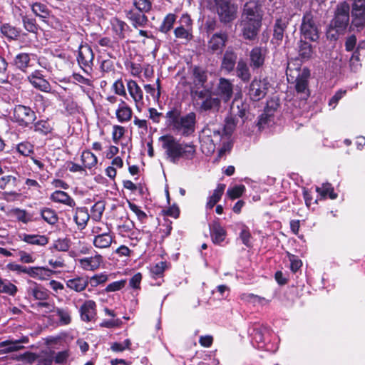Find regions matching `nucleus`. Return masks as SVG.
I'll return each instance as SVG.
<instances>
[{"instance_id": "f257e3e1", "label": "nucleus", "mask_w": 365, "mask_h": 365, "mask_svg": "<svg viewBox=\"0 0 365 365\" xmlns=\"http://www.w3.org/2000/svg\"><path fill=\"white\" fill-rule=\"evenodd\" d=\"M166 158L173 163H178L180 159L192 160L196 153L195 146L192 143H181L171 135H165L159 138Z\"/></svg>"}, {"instance_id": "f03ea898", "label": "nucleus", "mask_w": 365, "mask_h": 365, "mask_svg": "<svg viewBox=\"0 0 365 365\" xmlns=\"http://www.w3.org/2000/svg\"><path fill=\"white\" fill-rule=\"evenodd\" d=\"M257 1H250L243 7L240 26L244 38L254 40L261 26L262 14Z\"/></svg>"}, {"instance_id": "7ed1b4c3", "label": "nucleus", "mask_w": 365, "mask_h": 365, "mask_svg": "<svg viewBox=\"0 0 365 365\" xmlns=\"http://www.w3.org/2000/svg\"><path fill=\"white\" fill-rule=\"evenodd\" d=\"M237 125L235 115L230 113L225 120L222 130L211 128H205L202 130L200 137L201 148L202 152L207 155L215 151L216 145H219L222 139L226 136L229 137L234 131Z\"/></svg>"}, {"instance_id": "20e7f679", "label": "nucleus", "mask_w": 365, "mask_h": 365, "mask_svg": "<svg viewBox=\"0 0 365 365\" xmlns=\"http://www.w3.org/2000/svg\"><path fill=\"white\" fill-rule=\"evenodd\" d=\"M168 125L172 130L182 136L191 135L195 130L196 114L190 112L185 115H180V111L172 109L165 115Z\"/></svg>"}, {"instance_id": "39448f33", "label": "nucleus", "mask_w": 365, "mask_h": 365, "mask_svg": "<svg viewBox=\"0 0 365 365\" xmlns=\"http://www.w3.org/2000/svg\"><path fill=\"white\" fill-rule=\"evenodd\" d=\"M213 95L211 88L192 91V97L201 101L199 108L201 111L204 112L217 113L220 109V98L217 96H213Z\"/></svg>"}, {"instance_id": "423d86ee", "label": "nucleus", "mask_w": 365, "mask_h": 365, "mask_svg": "<svg viewBox=\"0 0 365 365\" xmlns=\"http://www.w3.org/2000/svg\"><path fill=\"white\" fill-rule=\"evenodd\" d=\"M210 10L216 11L220 21L229 23L235 19L237 8L230 0H205Z\"/></svg>"}, {"instance_id": "0eeeda50", "label": "nucleus", "mask_w": 365, "mask_h": 365, "mask_svg": "<svg viewBox=\"0 0 365 365\" xmlns=\"http://www.w3.org/2000/svg\"><path fill=\"white\" fill-rule=\"evenodd\" d=\"M350 6L346 2L337 5L334 18L330 23V28L336 30V33L341 34L346 31L349 24Z\"/></svg>"}, {"instance_id": "6e6552de", "label": "nucleus", "mask_w": 365, "mask_h": 365, "mask_svg": "<svg viewBox=\"0 0 365 365\" xmlns=\"http://www.w3.org/2000/svg\"><path fill=\"white\" fill-rule=\"evenodd\" d=\"M300 34L305 40L317 41L319 38V28L311 12H306L302 20Z\"/></svg>"}, {"instance_id": "1a4fd4ad", "label": "nucleus", "mask_w": 365, "mask_h": 365, "mask_svg": "<svg viewBox=\"0 0 365 365\" xmlns=\"http://www.w3.org/2000/svg\"><path fill=\"white\" fill-rule=\"evenodd\" d=\"M13 122L25 128L30 127L36 119V113L29 106L16 105L13 110Z\"/></svg>"}, {"instance_id": "9d476101", "label": "nucleus", "mask_w": 365, "mask_h": 365, "mask_svg": "<svg viewBox=\"0 0 365 365\" xmlns=\"http://www.w3.org/2000/svg\"><path fill=\"white\" fill-rule=\"evenodd\" d=\"M94 53L92 48L87 44L80 45L77 61L83 71L90 75L92 72L93 65Z\"/></svg>"}, {"instance_id": "9b49d317", "label": "nucleus", "mask_w": 365, "mask_h": 365, "mask_svg": "<svg viewBox=\"0 0 365 365\" xmlns=\"http://www.w3.org/2000/svg\"><path fill=\"white\" fill-rule=\"evenodd\" d=\"M269 83L267 78H254L249 86L248 96L253 101L262 99L267 94Z\"/></svg>"}, {"instance_id": "f8f14e48", "label": "nucleus", "mask_w": 365, "mask_h": 365, "mask_svg": "<svg viewBox=\"0 0 365 365\" xmlns=\"http://www.w3.org/2000/svg\"><path fill=\"white\" fill-rule=\"evenodd\" d=\"M26 293L29 298L34 300L44 301L49 297L47 289L31 279H28L26 282Z\"/></svg>"}, {"instance_id": "ddd939ff", "label": "nucleus", "mask_w": 365, "mask_h": 365, "mask_svg": "<svg viewBox=\"0 0 365 365\" xmlns=\"http://www.w3.org/2000/svg\"><path fill=\"white\" fill-rule=\"evenodd\" d=\"M233 88L234 85L230 80L220 78L213 94L220 98L221 101L227 103L233 96Z\"/></svg>"}, {"instance_id": "4468645a", "label": "nucleus", "mask_w": 365, "mask_h": 365, "mask_svg": "<svg viewBox=\"0 0 365 365\" xmlns=\"http://www.w3.org/2000/svg\"><path fill=\"white\" fill-rule=\"evenodd\" d=\"M127 89L130 96L134 101L136 109L141 111L143 106V92L137 82L134 80H127Z\"/></svg>"}, {"instance_id": "2eb2a0df", "label": "nucleus", "mask_w": 365, "mask_h": 365, "mask_svg": "<svg viewBox=\"0 0 365 365\" xmlns=\"http://www.w3.org/2000/svg\"><path fill=\"white\" fill-rule=\"evenodd\" d=\"M30 83L36 89L48 93L51 90L49 82L44 78L40 70H35L27 77Z\"/></svg>"}, {"instance_id": "dca6fc26", "label": "nucleus", "mask_w": 365, "mask_h": 365, "mask_svg": "<svg viewBox=\"0 0 365 365\" xmlns=\"http://www.w3.org/2000/svg\"><path fill=\"white\" fill-rule=\"evenodd\" d=\"M227 40L228 36L225 32L221 31L214 34L208 41V50L212 53H222Z\"/></svg>"}, {"instance_id": "f3484780", "label": "nucleus", "mask_w": 365, "mask_h": 365, "mask_svg": "<svg viewBox=\"0 0 365 365\" xmlns=\"http://www.w3.org/2000/svg\"><path fill=\"white\" fill-rule=\"evenodd\" d=\"M309 76V71L307 68H304L296 78L295 89L303 99H307L309 96V91L308 89V79Z\"/></svg>"}, {"instance_id": "a211bd4d", "label": "nucleus", "mask_w": 365, "mask_h": 365, "mask_svg": "<svg viewBox=\"0 0 365 365\" xmlns=\"http://www.w3.org/2000/svg\"><path fill=\"white\" fill-rule=\"evenodd\" d=\"M29 341V336H22L18 339H9L0 342V348L4 353L19 351L24 348L21 344H27Z\"/></svg>"}, {"instance_id": "6ab92c4d", "label": "nucleus", "mask_w": 365, "mask_h": 365, "mask_svg": "<svg viewBox=\"0 0 365 365\" xmlns=\"http://www.w3.org/2000/svg\"><path fill=\"white\" fill-rule=\"evenodd\" d=\"M125 14L126 18L130 21L133 26L136 29L138 27H144L148 21L145 14L135 8L125 9Z\"/></svg>"}, {"instance_id": "aec40b11", "label": "nucleus", "mask_w": 365, "mask_h": 365, "mask_svg": "<svg viewBox=\"0 0 365 365\" xmlns=\"http://www.w3.org/2000/svg\"><path fill=\"white\" fill-rule=\"evenodd\" d=\"M250 107L249 103L242 98V94L238 93L235 95L230 106V113L235 116L244 118Z\"/></svg>"}, {"instance_id": "412c9836", "label": "nucleus", "mask_w": 365, "mask_h": 365, "mask_svg": "<svg viewBox=\"0 0 365 365\" xmlns=\"http://www.w3.org/2000/svg\"><path fill=\"white\" fill-rule=\"evenodd\" d=\"M267 51L265 48L255 46L250 53V66L253 69L261 68L264 63Z\"/></svg>"}, {"instance_id": "4be33fe9", "label": "nucleus", "mask_w": 365, "mask_h": 365, "mask_svg": "<svg viewBox=\"0 0 365 365\" xmlns=\"http://www.w3.org/2000/svg\"><path fill=\"white\" fill-rule=\"evenodd\" d=\"M115 117L120 123H126L132 119L133 110L131 107L122 99L119 100L118 107L115 109Z\"/></svg>"}, {"instance_id": "5701e85b", "label": "nucleus", "mask_w": 365, "mask_h": 365, "mask_svg": "<svg viewBox=\"0 0 365 365\" xmlns=\"http://www.w3.org/2000/svg\"><path fill=\"white\" fill-rule=\"evenodd\" d=\"M193 75V87L192 90H201L207 88L205 86V83L207 81V72L202 68L195 67L192 70Z\"/></svg>"}, {"instance_id": "b1692460", "label": "nucleus", "mask_w": 365, "mask_h": 365, "mask_svg": "<svg viewBox=\"0 0 365 365\" xmlns=\"http://www.w3.org/2000/svg\"><path fill=\"white\" fill-rule=\"evenodd\" d=\"M289 20L287 18H280L276 20L274 26V34L272 42L274 44L279 45L284 37V32L286 30Z\"/></svg>"}, {"instance_id": "393cba45", "label": "nucleus", "mask_w": 365, "mask_h": 365, "mask_svg": "<svg viewBox=\"0 0 365 365\" xmlns=\"http://www.w3.org/2000/svg\"><path fill=\"white\" fill-rule=\"evenodd\" d=\"M54 273V271L45 267H27L26 274L39 280H47Z\"/></svg>"}, {"instance_id": "a878e982", "label": "nucleus", "mask_w": 365, "mask_h": 365, "mask_svg": "<svg viewBox=\"0 0 365 365\" xmlns=\"http://www.w3.org/2000/svg\"><path fill=\"white\" fill-rule=\"evenodd\" d=\"M237 55L232 48L228 47L224 53L223 58L222 61L221 68L222 69L230 73L235 68Z\"/></svg>"}, {"instance_id": "bb28decb", "label": "nucleus", "mask_w": 365, "mask_h": 365, "mask_svg": "<svg viewBox=\"0 0 365 365\" xmlns=\"http://www.w3.org/2000/svg\"><path fill=\"white\" fill-rule=\"evenodd\" d=\"M351 13L356 25L365 24V0H354Z\"/></svg>"}, {"instance_id": "cd10ccee", "label": "nucleus", "mask_w": 365, "mask_h": 365, "mask_svg": "<svg viewBox=\"0 0 365 365\" xmlns=\"http://www.w3.org/2000/svg\"><path fill=\"white\" fill-rule=\"evenodd\" d=\"M78 262L83 269L94 271L100 267L102 262V256L96 255L93 257L81 258L78 259Z\"/></svg>"}, {"instance_id": "c85d7f7f", "label": "nucleus", "mask_w": 365, "mask_h": 365, "mask_svg": "<svg viewBox=\"0 0 365 365\" xmlns=\"http://www.w3.org/2000/svg\"><path fill=\"white\" fill-rule=\"evenodd\" d=\"M96 307L95 302L92 300L86 301L80 309L81 319L84 322L92 321L96 314Z\"/></svg>"}, {"instance_id": "c756f323", "label": "nucleus", "mask_w": 365, "mask_h": 365, "mask_svg": "<svg viewBox=\"0 0 365 365\" xmlns=\"http://www.w3.org/2000/svg\"><path fill=\"white\" fill-rule=\"evenodd\" d=\"M210 231L213 243L219 245L225 240L227 233L220 223L214 222L211 224Z\"/></svg>"}, {"instance_id": "7c9ffc66", "label": "nucleus", "mask_w": 365, "mask_h": 365, "mask_svg": "<svg viewBox=\"0 0 365 365\" xmlns=\"http://www.w3.org/2000/svg\"><path fill=\"white\" fill-rule=\"evenodd\" d=\"M50 199L54 202L61 203L71 207L76 205L74 200L64 191L56 190L53 192L51 195Z\"/></svg>"}, {"instance_id": "2f4dec72", "label": "nucleus", "mask_w": 365, "mask_h": 365, "mask_svg": "<svg viewBox=\"0 0 365 365\" xmlns=\"http://www.w3.org/2000/svg\"><path fill=\"white\" fill-rule=\"evenodd\" d=\"M113 241V236L111 232L109 231L103 235H98L93 237V244L98 249L108 248Z\"/></svg>"}, {"instance_id": "473e14b6", "label": "nucleus", "mask_w": 365, "mask_h": 365, "mask_svg": "<svg viewBox=\"0 0 365 365\" xmlns=\"http://www.w3.org/2000/svg\"><path fill=\"white\" fill-rule=\"evenodd\" d=\"M225 184H218L217 187L213 190L212 194L207 197V201L206 203V210H212L215 205L220 201L221 199L225 189Z\"/></svg>"}, {"instance_id": "72a5a7b5", "label": "nucleus", "mask_w": 365, "mask_h": 365, "mask_svg": "<svg viewBox=\"0 0 365 365\" xmlns=\"http://www.w3.org/2000/svg\"><path fill=\"white\" fill-rule=\"evenodd\" d=\"M34 130L43 135H47L52 133L53 123L48 119L39 120L34 124Z\"/></svg>"}, {"instance_id": "f704fd0d", "label": "nucleus", "mask_w": 365, "mask_h": 365, "mask_svg": "<svg viewBox=\"0 0 365 365\" xmlns=\"http://www.w3.org/2000/svg\"><path fill=\"white\" fill-rule=\"evenodd\" d=\"M90 218V215L86 207H78L76 210V214L73 220L80 229H83Z\"/></svg>"}, {"instance_id": "c9c22d12", "label": "nucleus", "mask_w": 365, "mask_h": 365, "mask_svg": "<svg viewBox=\"0 0 365 365\" xmlns=\"http://www.w3.org/2000/svg\"><path fill=\"white\" fill-rule=\"evenodd\" d=\"M240 298L245 303L250 304L254 306L257 304L264 305L269 303V301L265 298L252 293H242L240 294Z\"/></svg>"}, {"instance_id": "e433bc0d", "label": "nucleus", "mask_w": 365, "mask_h": 365, "mask_svg": "<svg viewBox=\"0 0 365 365\" xmlns=\"http://www.w3.org/2000/svg\"><path fill=\"white\" fill-rule=\"evenodd\" d=\"M88 284V280L83 277H76L66 281L67 287L77 292L83 291Z\"/></svg>"}, {"instance_id": "4c0bfd02", "label": "nucleus", "mask_w": 365, "mask_h": 365, "mask_svg": "<svg viewBox=\"0 0 365 365\" xmlns=\"http://www.w3.org/2000/svg\"><path fill=\"white\" fill-rule=\"evenodd\" d=\"M30 54L27 53H20L14 58V64L16 67L23 72H26L29 66L31 61Z\"/></svg>"}, {"instance_id": "58836bf2", "label": "nucleus", "mask_w": 365, "mask_h": 365, "mask_svg": "<svg viewBox=\"0 0 365 365\" xmlns=\"http://www.w3.org/2000/svg\"><path fill=\"white\" fill-rule=\"evenodd\" d=\"M22 240L25 242L39 246H44L48 242V238L46 235L24 234Z\"/></svg>"}, {"instance_id": "ea45409f", "label": "nucleus", "mask_w": 365, "mask_h": 365, "mask_svg": "<svg viewBox=\"0 0 365 365\" xmlns=\"http://www.w3.org/2000/svg\"><path fill=\"white\" fill-rule=\"evenodd\" d=\"M31 10L36 16L41 18L43 21L49 17L51 13L47 5L39 2L34 3L31 5Z\"/></svg>"}, {"instance_id": "a19ab883", "label": "nucleus", "mask_w": 365, "mask_h": 365, "mask_svg": "<svg viewBox=\"0 0 365 365\" xmlns=\"http://www.w3.org/2000/svg\"><path fill=\"white\" fill-rule=\"evenodd\" d=\"M236 76L242 81L247 82L250 79L251 74L247 63L240 59L237 64Z\"/></svg>"}, {"instance_id": "79ce46f5", "label": "nucleus", "mask_w": 365, "mask_h": 365, "mask_svg": "<svg viewBox=\"0 0 365 365\" xmlns=\"http://www.w3.org/2000/svg\"><path fill=\"white\" fill-rule=\"evenodd\" d=\"M0 31L4 36L11 40H16L21 33L20 29L13 26L9 24H2Z\"/></svg>"}, {"instance_id": "37998d69", "label": "nucleus", "mask_w": 365, "mask_h": 365, "mask_svg": "<svg viewBox=\"0 0 365 365\" xmlns=\"http://www.w3.org/2000/svg\"><path fill=\"white\" fill-rule=\"evenodd\" d=\"M42 219L51 225H56L58 221V217L56 212L48 207H44L40 211Z\"/></svg>"}, {"instance_id": "c03bdc74", "label": "nucleus", "mask_w": 365, "mask_h": 365, "mask_svg": "<svg viewBox=\"0 0 365 365\" xmlns=\"http://www.w3.org/2000/svg\"><path fill=\"white\" fill-rule=\"evenodd\" d=\"M312 53L313 48L312 45L306 41H303L302 39L300 40L299 42V54L302 59H309L312 57Z\"/></svg>"}, {"instance_id": "a18cd8bd", "label": "nucleus", "mask_w": 365, "mask_h": 365, "mask_svg": "<svg viewBox=\"0 0 365 365\" xmlns=\"http://www.w3.org/2000/svg\"><path fill=\"white\" fill-rule=\"evenodd\" d=\"M81 160L85 168L88 169L96 166L98 163L97 157L89 150H86L82 153Z\"/></svg>"}, {"instance_id": "49530a36", "label": "nucleus", "mask_w": 365, "mask_h": 365, "mask_svg": "<svg viewBox=\"0 0 365 365\" xmlns=\"http://www.w3.org/2000/svg\"><path fill=\"white\" fill-rule=\"evenodd\" d=\"M106 202L103 200H98L91 207V217L93 220L99 221L105 210Z\"/></svg>"}, {"instance_id": "de8ad7c7", "label": "nucleus", "mask_w": 365, "mask_h": 365, "mask_svg": "<svg viewBox=\"0 0 365 365\" xmlns=\"http://www.w3.org/2000/svg\"><path fill=\"white\" fill-rule=\"evenodd\" d=\"M316 191L323 198H325L327 195L331 200L337 197V195L334 192L333 187L329 183L323 184L322 187H317Z\"/></svg>"}, {"instance_id": "09e8293b", "label": "nucleus", "mask_w": 365, "mask_h": 365, "mask_svg": "<svg viewBox=\"0 0 365 365\" xmlns=\"http://www.w3.org/2000/svg\"><path fill=\"white\" fill-rule=\"evenodd\" d=\"M53 311L56 313V316L58 317L61 325H67L71 323V317L70 312L67 309L57 307Z\"/></svg>"}, {"instance_id": "8fccbe9b", "label": "nucleus", "mask_w": 365, "mask_h": 365, "mask_svg": "<svg viewBox=\"0 0 365 365\" xmlns=\"http://www.w3.org/2000/svg\"><path fill=\"white\" fill-rule=\"evenodd\" d=\"M176 20V16L173 14H168L163 19L161 25L160 26L159 31L162 33L166 34L170 31Z\"/></svg>"}, {"instance_id": "3c124183", "label": "nucleus", "mask_w": 365, "mask_h": 365, "mask_svg": "<svg viewBox=\"0 0 365 365\" xmlns=\"http://www.w3.org/2000/svg\"><path fill=\"white\" fill-rule=\"evenodd\" d=\"M265 331H267V329L259 325L255 326L252 330L250 329L249 331L252 340L258 344L264 341V334Z\"/></svg>"}, {"instance_id": "603ef678", "label": "nucleus", "mask_w": 365, "mask_h": 365, "mask_svg": "<svg viewBox=\"0 0 365 365\" xmlns=\"http://www.w3.org/2000/svg\"><path fill=\"white\" fill-rule=\"evenodd\" d=\"M174 34L177 38L183 39L186 41L192 40V29L184 28L182 26H178L174 30Z\"/></svg>"}, {"instance_id": "864d4df0", "label": "nucleus", "mask_w": 365, "mask_h": 365, "mask_svg": "<svg viewBox=\"0 0 365 365\" xmlns=\"http://www.w3.org/2000/svg\"><path fill=\"white\" fill-rule=\"evenodd\" d=\"M17 185L16 177L8 175L0 178V189L6 190L9 187H15Z\"/></svg>"}, {"instance_id": "5fc2aeb1", "label": "nucleus", "mask_w": 365, "mask_h": 365, "mask_svg": "<svg viewBox=\"0 0 365 365\" xmlns=\"http://www.w3.org/2000/svg\"><path fill=\"white\" fill-rule=\"evenodd\" d=\"M133 5L135 9L146 14L151 11L153 1L151 0H133Z\"/></svg>"}, {"instance_id": "6e6d98bb", "label": "nucleus", "mask_w": 365, "mask_h": 365, "mask_svg": "<svg viewBox=\"0 0 365 365\" xmlns=\"http://www.w3.org/2000/svg\"><path fill=\"white\" fill-rule=\"evenodd\" d=\"M70 245L69 240L67 239H58L53 242L52 245L49 247V250L52 252L53 250L58 252H66L69 250Z\"/></svg>"}, {"instance_id": "4d7b16f0", "label": "nucleus", "mask_w": 365, "mask_h": 365, "mask_svg": "<svg viewBox=\"0 0 365 365\" xmlns=\"http://www.w3.org/2000/svg\"><path fill=\"white\" fill-rule=\"evenodd\" d=\"M17 292V287L6 279L0 278V292L14 295Z\"/></svg>"}, {"instance_id": "13d9d810", "label": "nucleus", "mask_w": 365, "mask_h": 365, "mask_svg": "<svg viewBox=\"0 0 365 365\" xmlns=\"http://www.w3.org/2000/svg\"><path fill=\"white\" fill-rule=\"evenodd\" d=\"M22 22L24 29L31 33H36L38 30V26L36 23V20L29 16H22Z\"/></svg>"}, {"instance_id": "bf43d9fd", "label": "nucleus", "mask_w": 365, "mask_h": 365, "mask_svg": "<svg viewBox=\"0 0 365 365\" xmlns=\"http://www.w3.org/2000/svg\"><path fill=\"white\" fill-rule=\"evenodd\" d=\"M13 213L16 218L23 223H28L31 220V216L24 210L15 208L13 210Z\"/></svg>"}, {"instance_id": "052dcab7", "label": "nucleus", "mask_w": 365, "mask_h": 365, "mask_svg": "<svg viewBox=\"0 0 365 365\" xmlns=\"http://www.w3.org/2000/svg\"><path fill=\"white\" fill-rule=\"evenodd\" d=\"M245 190V185H236L233 187L229 188L227 191V195L230 199L234 200L240 197L243 194Z\"/></svg>"}, {"instance_id": "680f3d73", "label": "nucleus", "mask_w": 365, "mask_h": 365, "mask_svg": "<svg viewBox=\"0 0 365 365\" xmlns=\"http://www.w3.org/2000/svg\"><path fill=\"white\" fill-rule=\"evenodd\" d=\"M131 346V341L130 339H127L124 340L123 342H115L111 346L110 349L115 352H121L125 349H130Z\"/></svg>"}, {"instance_id": "e2e57ef3", "label": "nucleus", "mask_w": 365, "mask_h": 365, "mask_svg": "<svg viewBox=\"0 0 365 365\" xmlns=\"http://www.w3.org/2000/svg\"><path fill=\"white\" fill-rule=\"evenodd\" d=\"M113 29L115 34L120 37L123 38V31L125 30V28L127 26L126 24L118 19H115L113 20L112 23Z\"/></svg>"}, {"instance_id": "0e129e2a", "label": "nucleus", "mask_w": 365, "mask_h": 365, "mask_svg": "<svg viewBox=\"0 0 365 365\" xmlns=\"http://www.w3.org/2000/svg\"><path fill=\"white\" fill-rule=\"evenodd\" d=\"M166 267V262H160L153 265L150 269V272L153 277H160L163 275Z\"/></svg>"}, {"instance_id": "69168bd1", "label": "nucleus", "mask_w": 365, "mask_h": 365, "mask_svg": "<svg viewBox=\"0 0 365 365\" xmlns=\"http://www.w3.org/2000/svg\"><path fill=\"white\" fill-rule=\"evenodd\" d=\"M125 133V128L119 125L113 126L112 138L115 143H118Z\"/></svg>"}, {"instance_id": "338daca9", "label": "nucleus", "mask_w": 365, "mask_h": 365, "mask_svg": "<svg viewBox=\"0 0 365 365\" xmlns=\"http://www.w3.org/2000/svg\"><path fill=\"white\" fill-rule=\"evenodd\" d=\"M240 238L247 247H251V234L247 227L243 226L240 233Z\"/></svg>"}, {"instance_id": "774afa93", "label": "nucleus", "mask_w": 365, "mask_h": 365, "mask_svg": "<svg viewBox=\"0 0 365 365\" xmlns=\"http://www.w3.org/2000/svg\"><path fill=\"white\" fill-rule=\"evenodd\" d=\"M17 151L24 156H28L33 153V145L27 142L21 143L17 145Z\"/></svg>"}]
</instances>
